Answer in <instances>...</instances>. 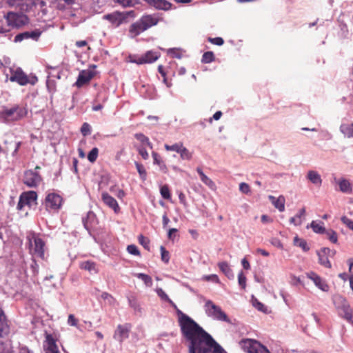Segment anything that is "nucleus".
Wrapping results in <instances>:
<instances>
[{"instance_id":"nucleus-56","label":"nucleus","mask_w":353,"mask_h":353,"mask_svg":"<svg viewBox=\"0 0 353 353\" xmlns=\"http://www.w3.org/2000/svg\"><path fill=\"white\" fill-rule=\"evenodd\" d=\"M239 190L242 193L248 194L250 193V187L248 183L243 182L239 184Z\"/></svg>"},{"instance_id":"nucleus-51","label":"nucleus","mask_w":353,"mask_h":353,"mask_svg":"<svg viewBox=\"0 0 353 353\" xmlns=\"http://www.w3.org/2000/svg\"><path fill=\"white\" fill-rule=\"evenodd\" d=\"M161 250V260L165 263H168L170 261V254L169 252L165 250V248L163 246H161L160 248Z\"/></svg>"},{"instance_id":"nucleus-13","label":"nucleus","mask_w":353,"mask_h":353,"mask_svg":"<svg viewBox=\"0 0 353 353\" xmlns=\"http://www.w3.org/2000/svg\"><path fill=\"white\" fill-rule=\"evenodd\" d=\"M132 325L130 323L119 324L114 330L113 338L119 343H122L129 337Z\"/></svg>"},{"instance_id":"nucleus-28","label":"nucleus","mask_w":353,"mask_h":353,"mask_svg":"<svg viewBox=\"0 0 353 353\" xmlns=\"http://www.w3.org/2000/svg\"><path fill=\"white\" fill-rule=\"evenodd\" d=\"M218 266L220 270L230 279L234 278L232 270L230 268L229 264L225 261L219 262Z\"/></svg>"},{"instance_id":"nucleus-26","label":"nucleus","mask_w":353,"mask_h":353,"mask_svg":"<svg viewBox=\"0 0 353 353\" xmlns=\"http://www.w3.org/2000/svg\"><path fill=\"white\" fill-rule=\"evenodd\" d=\"M340 131L347 138H353V123H342L340 125Z\"/></svg>"},{"instance_id":"nucleus-41","label":"nucleus","mask_w":353,"mask_h":353,"mask_svg":"<svg viewBox=\"0 0 353 353\" xmlns=\"http://www.w3.org/2000/svg\"><path fill=\"white\" fill-rule=\"evenodd\" d=\"M137 276L141 279L147 286L151 287L152 285V279L150 276L143 273H139Z\"/></svg>"},{"instance_id":"nucleus-60","label":"nucleus","mask_w":353,"mask_h":353,"mask_svg":"<svg viewBox=\"0 0 353 353\" xmlns=\"http://www.w3.org/2000/svg\"><path fill=\"white\" fill-rule=\"evenodd\" d=\"M68 323L71 326L77 327L78 319L75 318L74 314H69L68 319Z\"/></svg>"},{"instance_id":"nucleus-58","label":"nucleus","mask_w":353,"mask_h":353,"mask_svg":"<svg viewBox=\"0 0 353 353\" xmlns=\"http://www.w3.org/2000/svg\"><path fill=\"white\" fill-rule=\"evenodd\" d=\"M208 40L212 44L216 46H222L224 43V40L221 37L211 38L209 37Z\"/></svg>"},{"instance_id":"nucleus-62","label":"nucleus","mask_w":353,"mask_h":353,"mask_svg":"<svg viewBox=\"0 0 353 353\" xmlns=\"http://www.w3.org/2000/svg\"><path fill=\"white\" fill-rule=\"evenodd\" d=\"M168 54L171 55L172 57L181 58V54L179 50L176 48H171L168 50Z\"/></svg>"},{"instance_id":"nucleus-43","label":"nucleus","mask_w":353,"mask_h":353,"mask_svg":"<svg viewBox=\"0 0 353 353\" xmlns=\"http://www.w3.org/2000/svg\"><path fill=\"white\" fill-rule=\"evenodd\" d=\"M128 299L129 305L131 307L134 308L135 310L139 311L141 310L139 303L135 296L131 295Z\"/></svg>"},{"instance_id":"nucleus-5","label":"nucleus","mask_w":353,"mask_h":353,"mask_svg":"<svg viewBox=\"0 0 353 353\" xmlns=\"http://www.w3.org/2000/svg\"><path fill=\"white\" fill-rule=\"evenodd\" d=\"M30 253L33 256H37L44 259L45 255V241L39 236L33 234L31 237H28Z\"/></svg>"},{"instance_id":"nucleus-42","label":"nucleus","mask_w":353,"mask_h":353,"mask_svg":"<svg viewBox=\"0 0 353 353\" xmlns=\"http://www.w3.org/2000/svg\"><path fill=\"white\" fill-rule=\"evenodd\" d=\"M135 138L143 144L148 145L150 148H152V145L149 141V139L142 133H137L134 135Z\"/></svg>"},{"instance_id":"nucleus-38","label":"nucleus","mask_w":353,"mask_h":353,"mask_svg":"<svg viewBox=\"0 0 353 353\" xmlns=\"http://www.w3.org/2000/svg\"><path fill=\"white\" fill-rule=\"evenodd\" d=\"M110 191L120 199H123L125 196V192L122 189H120L117 185L111 186L110 188Z\"/></svg>"},{"instance_id":"nucleus-6","label":"nucleus","mask_w":353,"mask_h":353,"mask_svg":"<svg viewBox=\"0 0 353 353\" xmlns=\"http://www.w3.org/2000/svg\"><path fill=\"white\" fill-rule=\"evenodd\" d=\"M160 57V53L154 50L147 51L145 54L139 56H130V62L137 64L152 63Z\"/></svg>"},{"instance_id":"nucleus-37","label":"nucleus","mask_w":353,"mask_h":353,"mask_svg":"<svg viewBox=\"0 0 353 353\" xmlns=\"http://www.w3.org/2000/svg\"><path fill=\"white\" fill-rule=\"evenodd\" d=\"M294 243L295 245L301 248L302 250L305 252H307L310 250V248L307 245L306 241L303 239H300L298 236L294 237Z\"/></svg>"},{"instance_id":"nucleus-64","label":"nucleus","mask_w":353,"mask_h":353,"mask_svg":"<svg viewBox=\"0 0 353 353\" xmlns=\"http://www.w3.org/2000/svg\"><path fill=\"white\" fill-rule=\"evenodd\" d=\"M205 280L207 281H212L214 283H219V279L216 274H210L205 276L204 277Z\"/></svg>"},{"instance_id":"nucleus-57","label":"nucleus","mask_w":353,"mask_h":353,"mask_svg":"<svg viewBox=\"0 0 353 353\" xmlns=\"http://www.w3.org/2000/svg\"><path fill=\"white\" fill-rule=\"evenodd\" d=\"M81 132L83 136H86L91 132V128L90 125L88 123H84L81 128Z\"/></svg>"},{"instance_id":"nucleus-55","label":"nucleus","mask_w":353,"mask_h":353,"mask_svg":"<svg viewBox=\"0 0 353 353\" xmlns=\"http://www.w3.org/2000/svg\"><path fill=\"white\" fill-rule=\"evenodd\" d=\"M320 251L325 254L327 258L329 256L333 257L336 254V250H331L329 248H323L320 250Z\"/></svg>"},{"instance_id":"nucleus-14","label":"nucleus","mask_w":353,"mask_h":353,"mask_svg":"<svg viewBox=\"0 0 353 353\" xmlns=\"http://www.w3.org/2000/svg\"><path fill=\"white\" fill-rule=\"evenodd\" d=\"M308 279L312 280L315 285L323 292H328L330 287L325 280L314 272H310L306 274Z\"/></svg>"},{"instance_id":"nucleus-48","label":"nucleus","mask_w":353,"mask_h":353,"mask_svg":"<svg viewBox=\"0 0 353 353\" xmlns=\"http://www.w3.org/2000/svg\"><path fill=\"white\" fill-rule=\"evenodd\" d=\"M135 165H136L137 172H139L141 178L143 180H145L146 176H147V172H146V170H145L144 166L142 164L139 163L137 162L135 163Z\"/></svg>"},{"instance_id":"nucleus-53","label":"nucleus","mask_w":353,"mask_h":353,"mask_svg":"<svg viewBox=\"0 0 353 353\" xmlns=\"http://www.w3.org/2000/svg\"><path fill=\"white\" fill-rule=\"evenodd\" d=\"M238 281L239 285L243 288L245 289L246 287V277L243 274V272H241L238 275Z\"/></svg>"},{"instance_id":"nucleus-34","label":"nucleus","mask_w":353,"mask_h":353,"mask_svg":"<svg viewBox=\"0 0 353 353\" xmlns=\"http://www.w3.org/2000/svg\"><path fill=\"white\" fill-rule=\"evenodd\" d=\"M16 112L14 120H19L25 117L28 114V109L26 107L15 106Z\"/></svg>"},{"instance_id":"nucleus-21","label":"nucleus","mask_w":353,"mask_h":353,"mask_svg":"<svg viewBox=\"0 0 353 353\" xmlns=\"http://www.w3.org/2000/svg\"><path fill=\"white\" fill-rule=\"evenodd\" d=\"M144 31H145V29L141 23L140 19L136 22L132 23L129 28V34L131 38L137 37Z\"/></svg>"},{"instance_id":"nucleus-8","label":"nucleus","mask_w":353,"mask_h":353,"mask_svg":"<svg viewBox=\"0 0 353 353\" xmlns=\"http://www.w3.org/2000/svg\"><path fill=\"white\" fill-rule=\"evenodd\" d=\"M43 181L42 176L33 170H28L24 172L23 183L28 188H37Z\"/></svg>"},{"instance_id":"nucleus-46","label":"nucleus","mask_w":353,"mask_h":353,"mask_svg":"<svg viewBox=\"0 0 353 353\" xmlns=\"http://www.w3.org/2000/svg\"><path fill=\"white\" fill-rule=\"evenodd\" d=\"M99 154V149L97 148H94L91 150V151L88 154V159L90 162L94 163L96 161Z\"/></svg>"},{"instance_id":"nucleus-44","label":"nucleus","mask_w":353,"mask_h":353,"mask_svg":"<svg viewBox=\"0 0 353 353\" xmlns=\"http://www.w3.org/2000/svg\"><path fill=\"white\" fill-rule=\"evenodd\" d=\"M341 191L343 192H349L351 191V185L348 181L343 179L339 183Z\"/></svg>"},{"instance_id":"nucleus-61","label":"nucleus","mask_w":353,"mask_h":353,"mask_svg":"<svg viewBox=\"0 0 353 353\" xmlns=\"http://www.w3.org/2000/svg\"><path fill=\"white\" fill-rule=\"evenodd\" d=\"M157 293L158 296L163 300L165 301H168L170 299L168 297V296L166 294V293L161 289L159 288L157 290Z\"/></svg>"},{"instance_id":"nucleus-30","label":"nucleus","mask_w":353,"mask_h":353,"mask_svg":"<svg viewBox=\"0 0 353 353\" xmlns=\"http://www.w3.org/2000/svg\"><path fill=\"white\" fill-rule=\"evenodd\" d=\"M196 171L200 176V179L201 181L208 185L210 189L213 190L215 188V183L208 177L203 172L201 168H197Z\"/></svg>"},{"instance_id":"nucleus-31","label":"nucleus","mask_w":353,"mask_h":353,"mask_svg":"<svg viewBox=\"0 0 353 353\" xmlns=\"http://www.w3.org/2000/svg\"><path fill=\"white\" fill-rule=\"evenodd\" d=\"M8 332V326L3 311L0 309V336Z\"/></svg>"},{"instance_id":"nucleus-23","label":"nucleus","mask_w":353,"mask_h":353,"mask_svg":"<svg viewBox=\"0 0 353 353\" xmlns=\"http://www.w3.org/2000/svg\"><path fill=\"white\" fill-rule=\"evenodd\" d=\"M152 156L154 159V164L159 165L160 170L163 173L167 174L168 172V168L161 156L156 152H152Z\"/></svg>"},{"instance_id":"nucleus-54","label":"nucleus","mask_w":353,"mask_h":353,"mask_svg":"<svg viewBox=\"0 0 353 353\" xmlns=\"http://www.w3.org/2000/svg\"><path fill=\"white\" fill-rule=\"evenodd\" d=\"M127 250L130 254H131L132 255H135V256L140 255V252H139L138 248L135 245H128L127 247Z\"/></svg>"},{"instance_id":"nucleus-18","label":"nucleus","mask_w":353,"mask_h":353,"mask_svg":"<svg viewBox=\"0 0 353 353\" xmlns=\"http://www.w3.org/2000/svg\"><path fill=\"white\" fill-rule=\"evenodd\" d=\"M43 348L46 353H60L56 341L51 334L46 335Z\"/></svg>"},{"instance_id":"nucleus-10","label":"nucleus","mask_w":353,"mask_h":353,"mask_svg":"<svg viewBox=\"0 0 353 353\" xmlns=\"http://www.w3.org/2000/svg\"><path fill=\"white\" fill-rule=\"evenodd\" d=\"M164 148L167 151H174L180 154L182 160L190 161L192 158V152L187 149L182 142H178L173 145L165 144Z\"/></svg>"},{"instance_id":"nucleus-7","label":"nucleus","mask_w":353,"mask_h":353,"mask_svg":"<svg viewBox=\"0 0 353 353\" xmlns=\"http://www.w3.org/2000/svg\"><path fill=\"white\" fill-rule=\"evenodd\" d=\"M241 345L248 353H270L268 350L255 340L243 339L241 341Z\"/></svg>"},{"instance_id":"nucleus-12","label":"nucleus","mask_w":353,"mask_h":353,"mask_svg":"<svg viewBox=\"0 0 353 353\" xmlns=\"http://www.w3.org/2000/svg\"><path fill=\"white\" fill-rule=\"evenodd\" d=\"M62 197L57 193H49L45 199L44 205L47 210H58L61 207Z\"/></svg>"},{"instance_id":"nucleus-4","label":"nucleus","mask_w":353,"mask_h":353,"mask_svg":"<svg viewBox=\"0 0 353 353\" xmlns=\"http://www.w3.org/2000/svg\"><path fill=\"white\" fill-rule=\"evenodd\" d=\"M333 303L338 310L339 314L348 322L352 321V310L347 300L341 295L333 296Z\"/></svg>"},{"instance_id":"nucleus-36","label":"nucleus","mask_w":353,"mask_h":353,"mask_svg":"<svg viewBox=\"0 0 353 353\" xmlns=\"http://www.w3.org/2000/svg\"><path fill=\"white\" fill-rule=\"evenodd\" d=\"M101 296L102 299L111 306H114L117 303L116 299L106 292H103Z\"/></svg>"},{"instance_id":"nucleus-11","label":"nucleus","mask_w":353,"mask_h":353,"mask_svg":"<svg viewBox=\"0 0 353 353\" xmlns=\"http://www.w3.org/2000/svg\"><path fill=\"white\" fill-rule=\"evenodd\" d=\"M10 28H19L28 22V17L22 14L10 12L6 16Z\"/></svg>"},{"instance_id":"nucleus-24","label":"nucleus","mask_w":353,"mask_h":353,"mask_svg":"<svg viewBox=\"0 0 353 353\" xmlns=\"http://www.w3.org/2000/svg\"><path fill=\"white\" fill-rule=\"evenodd\" d=\"M307 179L317 187H320L322 183V179L320 174L314 170H310L307 174Z\"/></svg>"},{"instance_id":"nucleus-63","label":"nucleus","mask_w":353,"mask_h":353,"mask_svg":"<svg viewBox=\"0 0 353 353\" xmlns=\"http://www.w3.org/2000/svg\"><path fill=\"white\" fill-rule=\"evenodd\" d=\"M139 154L142 157V158L145 160L149 158V154L147 150L143 147H140L138 150Z\"/></svg>"},{"instance_id":"nucleus-15","label":"nucleus","mask_w":353,"mask_h":353,"mask_svg":"<svg viewBox=\"0 0 353 353\" xmlns=\"http://www.w3.org/2000/svg\"><path fill=\"white\" fill-rule=\"evenodd\" d=\"M101 199L103 202L110 208L112 209L115 213L119 212L120 207L117 201L108 192H103L101 193Z\"/></svg>"},{"instance_id":"nucleus-52","label":"nucleus","mask_w":353,"mask_h":353,"mask_svg":"<svg viewBox=\"0 0 353 353\" xmlns=\"http://www.w3.org/2000/svg\"><path fill=\"white\" fill-rule=\"evenodd\" d=\"M15 106L10 108V109H6L3 110V114L7 119H11L14 120V117L15 116Z\"/></svg>"},{"instance_id":"nucleus-47","label":"nucleus","mask_w":353,"mask_h":353,"mask_svg":"<svg viewBox=\"0 0 353 353\" xmlns=\"http://www.w3.org/2000/svg\"><path fill=\"white\" fill-rule=\"evenodd\" d=\"M139 243L147 250H150V240L148 238L140 234L138 236Z\"/></svg>"},{"instance_id":"nucleus-20","label":"nucleus","mask_w":353,"mask_h":353,"mask_svg":"<svg viewBox=\"0 0 353 353\" xmlns=\"http://www.w3.org/2000/svg\"><path fill=\"white\" fill-rule=\"evenodd\" d=\"M140 20L141 23L143 25L145 30H147L152 26H156L159 21L158 17L152 14L143 15L140 18Z\"/></svg>"},{"instance_id":"nucleus-32","label":"nucleus","mask_w":353,"mask_h":353,"mask_svg":"<svg viewBox=\"0 0 353 353\" xmlns=\"http://www.w3.org/2000/svg\"><path fill=\"white\" fill-rule=\"evenodd\" d=\"M123 8H131L140 3L139 0H112Z\"/></svg>"},{"instance_id":"nucleus-9","label":"nucleus","mask_w":353,"mask_h":353,"mask_svg":"<svg viewBox=\"0 0 353 353\" xmlns=\"http://www.w3.org/2000/svg\"><path fill=\"white\" fill-rule=\"evenodd\" d=\"M95 68V65H92L88 69L81 70L79 72L77 80L74 83V85L77 88H81L84 85L88 83L96 75V72L94 71Z\"/></svg>"},{"instance_id":"nucleus-59","label":"nucleus","mask_w":353,"mask_h":353,"mask_svg":"<svg viewBox=\"0 0 353 353\" xmlns=\"http://www.w3.org/2000/svg\"><path fill=\"white\" fill-rule=\"evenodd\" d=\"M341 220L342 223L343 224H345L347 228H349L351 230L353 228V221H352L351 219H348L345 216H342L341 218Z\"/></svg>"},{"instance_id":"nucleus-3","label":"nucleus","mask_w":353,"mask_h":353,"mask_svg":"<svg viewBox=\"0 0 353 353\" xmlns=\"http://www.w3.org/2000/svg\"><path fill=\"white\" fill-rule=\"evenodd\" d=\"M205 311L206 314L213 319L231 323V321L222 310L220 306L214 304L212 301L208 300L205 303Z\"/></svg>"},{"instance_id":"nucleus-2","label":"nucleus","mask_w":353,"mask_h":353,"mask_svg":"<svg viewBox=\"0 0 353 353\" xmlns=\"http://www.w3.org/2000/svg\"><path fill=\"white\" fill-rule=\"evenodd\" d=\"M135 17L136 14L134 10L125 12L114 11L103 15V19L108 21L112 27L118 28L121 24L127 23L128 22L129 17L133 19Z\"/></svg>"},{"instance_id":"nucleus-27","label":"nucleus","mask_w":353,"mask_h":353,"mask_svg":"<svg viewBox=\"0 0 353 353\" xmlns=\"http://www.w3.org/2000/svg\"><path fill=\"white\" fill-rule=\"evenodd\" d=\"M305 216V208H301L299 212L296 214V216L290 218V223L294 225H300L303 222V219H304Z\"/></svg>"},{"instance_id":"nucleus-33","label":"nucleus","mask_w":353,"mask_h":353,"mask_svg":"<svg viewBox=\"0 0 353 353\" xmlns=\"http://www.w3.org/2000/svg\"><path fill=\"white\" fill-rule=\"evenodd\" d=\"M323 225L324 223L323 222H317L315 221H312L310 224V226L315 233L324 234L326 230Z\"/></svg>"},{"instance_id":"nucleus-1","label":"nucleus","mask_w":353,"mask_h":353,"mask_svg":"<svg viewBox=\"0 0 353 353\" xmlns=\"http://www.w3.org/2000/svg\"><path fill=\"white\" fill-rule=\"evenodd\" d=\"M168 302L176 310L179 325L187 343L189 353H224V350L210 334L180 310L171 299Z\"/></svg>"},{"instance_id":"nucleus-45","label":"nucleus","mask_w":353,"mask_h":353,"mask_svg":"<svg viewBox=\"0 0 353 353\" xmlns=\"http://www.w3.org/2000/svg\"><path fill=\"white\" fill-rule=\"evenodd\" d=\"M160 193L163 199L167 200H170L171 199V194L168 185L161 186Z\"/></svg>"},{"instance_id":"nucleus-25","label":"nucleus","mask_w":353,"mask_h":353,"mask_svg":"<svg viewBox=\"0 0 353 353\" xmlns=\"http://www.w3.org/2000/svg\"><path fill=\"white\" fill-rule=\"evenodd\" d=\"M79 267L81 269L87 270L91 274H96L98 272L96 263L91 261L81 262Z\"/></svg>"},{"instance_id":"nucleus-49","label":"nucleus","mask_w":353,"mask_h":353,"mask_svg":"<svg viewBox=\"0 0 353 353\" xmlns=\"http://www.w3.org/2000/svg\"><path fill=\"white\" fill-rule=\"evenodd\" d=\"M108 100V96L103 92H99L96 96L94 103H105Z\"/></svg>"},{"instance_id":"nucleus-40","label":"nucleus","mask_w":353,"mask_h":353,"mask_svg":"<svg viewBox=\"0 0 353 353\" xmlns=\"http://www.w3.org/2000/svg\"><path fill=\"white\" fill-rule=\"evenodd\" d=\"M215 59L214 54L212 51H208L204 52L202 56L201 61L203 63H210L214 61Z\"/></svg>"},{"instance_id":"nucleus-35","label":"nucleus","mask_w":353,"mask_h":353,"mask_svg":"<svg viewBox=\"0 0 353 353\" xmlns=\"http://www.w3.org/2000/svg\"><path fill=\"white\" fill-rule=\"evenodd\" d=\"M317 254L319 256V262L321 265L327 268H332V264L325 254L322 253L320 250L317 252Z\"/></svg>"},{"instance_id":"nucleus-19","label":"nucleus","mask_w":353,"mask_h":353,"mask_svg":"<svg viewBox=\"0 0 353 353\" xmlns=\"http://www.w3.org/2000/svg\"><path fill=\"white\" fill-rule=\"evenodd\" d=\"M11 81H16L21 85L28 83V76L20 69L16 70L10 77Z\"/></svg>"},{"instance_id":"nucleus-16","label":"nucleus","mask_w":353,"mask_h":353,"mask_svg":"<svg viewBox=\"0 0 353 353\" xmlns=\"http://www.w3.org/2000/svg\"><path fill=\"white\" fill-rule=\"evenodd\" d=\"M41 32L39 30H35L31 32H24L20 34H18L14 37L15 42H21L24 39H32L33 40L37 41L39 38Z\"/></svg>"},{"instance_id":"nucleus-50","label":"nucleus","mask_w":353,"mask_h":353,"mask_svg":"<svg viewBox=\"0 0 353 353\" xmlns=\"http://www.w3.org/2000/svg\"><path fill=\"white\" fill-rule=\"evenodd\" d=\"M10 30V26L7 23V19L5 17L4 19L0 20V33H4Z\"/></svg>"},{"instance_id":"nucleus-39","label":"nucleus","mask_w":353,"mask_h":353,"mask_svg":"<svg viewBox=\"0 0 353 353\" xmlns=\"http://www.w3.org/2000/svg\"><path fill=\"white\" fill-rule=\"evenodd\" d=\"M324 234H325L326 238L327 239H329L330 242H332V243H335V244L337 243L338 235L335 231L330 229V230H325Z\"/></svg>"},{"instance_id":"nucleus-29","label":"nucleus","mask_w":353,"mask_h":353,"mask_svg":"<svg viewBox=\"0 0 353 353\" xmlns=\"http://www.w3.org/2000/svg\"><path fill=\"white\" fill-rule=\"evenodd\" d=\"M21 196L28 205H30L32 203L37 201V194L34 191H28L23 193Z\"/></svg>"},{"instance_id":"nucleus-17","label":"nucleus","mask_w":353,"mask_h":353,"mask_svg":"<svg viewBox=\"0 0 353 353\" xmlns=\"http://www.w3.org/2000/svg\"><path fill=\"white\" fill-rule=\"evenodd\" d=\"M150 6L157 10L168 11L172 8V4L166 0H143Z\"/></svg>"},{"instance_id":"nucleus-22","label":"nucleus","mask_w":353,"mask_h":353,"mask_svg":"<svg viewBox=\"0 0 353 353\" xmlns=\"http://www.w3.org/2000/svg\"><path fill=\"white\" fill-rule=\"evenodd\" d=\"M268 199L273 205L280 212H283L285 210V199L283 196L281 195L278 198H276L274 196L270 195Z\"/></svg>"}]
</instances>
